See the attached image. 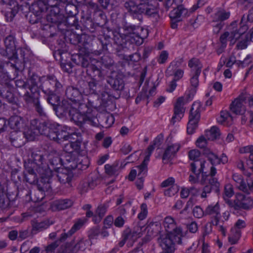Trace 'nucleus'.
Segmentation results:
<instances>
[{"mask_svg":"<svg viewBox=\"0 0 253 253\" xmlns=\"http://www.w3.org/2000/svg\"><path fill=\"white\" fill-rule=\"evenodd\" d=\"M19 119L20 121L17 123V127L22 129L24 136L29 141L34 140L40 134H46V131L49 132L47 134L49 138L58 143L65 140L70 141L72 135H74L68 131L67 127L62 128L58 126L53 129L49 128L36 119L31 121L29 126H25L23 120L20 117ZM63 149L65 152L63 161L67 169H85L88 167L89 160L86 156V147L85 143L79 140L70 141L64 144Z\"/></svg>","mask_w":253,"mask_h":253,"instance_id":"obj_1","label":"nucleus"},{"mask_svg":"<svg viewBox=\"0 0 253 253\" xmlns=\"http://www.w3.org/2000/svg\"><path fill=\"white\" fill-rule=\"evenodd\" d=\"M70 93L78 94L79 92L73 88H69L67 90L66 94L70 98V102L68 104L66 109L72 121L78 126L86 122L90 124L94 123L96 117L95 109L77 101L74 96L70 95Z\"/></svg>","mask_w":253,"mask_h":253,"instance_id":"obj_2","label":"nucleus"},{"mask_svg":"<svg viewBox=\"0 0 253 253\" xmlns=\"http://www.w3.org/2000/svg\"><path fill=\"white\" fill-rule=\"evenodd\" d=\"M242 21L243 19L239 25L237 21L232 22L228 27V31L221 35L220 41L224 46H226L227 41H229L231 44L238 42L237 47L239 49H243L247 47L249 41L246 33L248 27L243 24Z\"/></svg>","mask_w":253,"mask_h":253,"instance_id":"obj_3","label":"nucleus"},{"mask_svg":"<svg viewBox=\"0 0 253 253\" xmlns=\"http://www.w3.org/2000/svg\"><path fill=\"white\" fill-rule=\"evenodd\" d=\"M158 140V138H157L154 141V144L150 145L143 154L144 159L142 164L139 166L134 168L128 176V178L130 181H133L137 177L136 185L139 190L143 188L144 177L146 176L147 171V166L149 161L150 156L155 148L154 146L156 144Z\"/></svg>","mask_w":253,"mask_h":253,"instance_id":"obj_4","label":"nucleus"},{"mask_svg":"<svg viewBox=\"0 0 253 253\" xmlns=\"http://www.w3.org/2000/svg\"><path fill=\"white\" fill-rule=\"evenodd\" d=\"M202 105L200 102H195L192 106L187 124V131L188 134L194 133L197 128L198 123L200 118V112L203 111Z\"/></svg>","mask_w":253,"mask_h":253,"instance_id":"obj_5","label":"nucleus"},{"mask_svg":"<svg viewBox=\"0 0 253 253\" xmlns=\"http://www.w3.org/2000/svg\"><path fill=\"white\" fill-rule=\"evenodd\" d=\"M39 172L41 174V179L38 184L39 190L37 192V194L41 193V196L38 197L37 198V201H40L43 199L44 194L43 192H48L50 189V180L53 175L52 170L47 169L44 170L42 169H39Z\"/></svg>","mask_w":253,"mask_h":253,"instance_id":"obj_6","label":"nucleus"},{"mask_svg":"<svg viewBox=\"0 0 253 253\" xmlns=\"http://www.w3.org/2000/svg\"><path fill=\"white\" fill-rule=\"evenodd\" d=\"M4 43L6 47L5 51L0 49V53H6L8 58L10 60V61L7 62V66L16 70V44L14 37L10 36L6 37Z\"/></svg>","mask_w":253,"mask_h":253,"instance_id":"obj_7","label":"nucleus"},{"mask_svg":"<svg viewBox=\"0 0 253 253\" xmlns=\"http://www.w3.org/2000/svg\"><path fill=\"white\" fill-rule=\"evenodd\" d=\"M201 156V152L197 149H193L188 153V157L190 160L193 161L191 163L190 169L195 173H199L201 170H204L208 167L209 164L205 161H200L199 159Z\"/></svg>","mask_w":253,"mask_h":253,"instance_id":"obj_8","label":"nucleus"},{"mask_svg":"<svg viewBox=\"0 0 253 253\" xmlns=\"http://www.w3.org/2000/svg\"><path fill=\"white\" fill-rule=\"evenodd\" d=\"M229 206L235 209L250 210L253 207V199L249 195L237 193L233 202H229Z\"/></svg>","mask_w":253,"mask_h":253,"instance_id":"obj_9","label":"nucleus"},{"mask_svg":"<svg viewBox=\"0 0 253 253\" xmlns=\"http://www.w3.org/2000/svg\"><path fill=\"white\" fill-rule=\"evenodd\" d=\"M28 83V84H31L32 85L28 87V90L25 94L26 100L28 102H34L37 111L40 114L42 115L43 110L39 102V92L37 85L33 83L32 80H29Z\"/></svg>","mask_w":253,"mask_h":253,"instance_id":"obj_10","label":"nucleus"},{"mask_svg":"<svg viewBox=\"0 0 253 253\" xmlns=\"http://www.w3.org/2000/svg\"><path fill=\"white\" fill-rule=\"evenodd\" d=\"M232 177L237 189L248 193L253 191V179L252 178L248 177L244 180L241 175L237 173H234Z\"/></svg>","mask_w":253,"mask_h":253,"instance_id":"obj_11","label":"nucleus"},{"mask_svg":"<svg viewBox=\"0 0 253 253\" xmlns=\"http://www.w3.org/2000/svg\"><path fill=\"white\" fill-rule=\"evenodd\" d=\"M247 97V94L245 93L236 98L230 105L231 112L236 115L243 116L246 111L245 104Z\"/></svg>","mask_w":253,"mask_h":253,"instance_id":"obj_12","label":"nucleus"},{"mask_svg":"<svg viewBox=\"0 0 253 253\" xmlns=\"http://www.w3.org/2000/svg\"><path fill=\"white\" fill-rule=\"evenodd\" d=\"M211 169V175L207 176V180L209 181V185H206L203 189V191L201 194V197L205 198L207 197V193H210L211 190L216 192L219 191V183L216 178H213L212 176L216 173V169L212 166L209 167Z\"/></svg>","mask_w":253,"mask_h":253,"instance_id":"obj_13","label":"nucleus"},{"mask_svg":"<svg viewBox=\"0 0 253 253\" xmlns=\"http://www.w3.org/2000/svg\"><path fill=\"white\" fill-rule=\"evenodd\" d=\"M188 15V10L182 5L173 9L169 13V17L171 20V27L173 29L176 28L177 26V23Z\"/></svg>","mask_w":253,"mask_h":253,"instance_id":"obj_14","label":"nucleus"},{"mask_svg":"<svg viewBox=\"0 0 253 253\" xmlns=\"http://www.w3.org/2000/svg\"><path fill=\"white\" fill-rule=\"evenodd\" d=\"M181 63V59L174 60L170 63L167 70V75L173 76L175 81H178L183 77L184 72L179 68Z\"/></svg>","mask_w":253,"mask_h":253,"instance_id":"obj_15","label":"nucleus"},{"mask_svg":"<svg viewBox=\"0 0 253 253\" xmlns=\"http://www.w3.org/2000/svg\"><path fill=\"white\" fill-rule=\"evenodd\" d=\"M246 227L244 220L238 219L234 226L231 228L229 241L232 244H235L241 236V230Z\"/></svg>","mask_w":253,"mask_h":253,"instance_id":"obj_16","label":"nucleus"},{"mask_svg":"<svg viewBox=\"0 0 253 253\" xmlns=\"http://www.w3.org/2000/svg\"><path fill=\"white\" fill-rule=\"evenodd\" d=\"M185 100L183 97H180L177 99L174 105V115L171 119L172 123L179 121L183 117L184 108L183 105L185 103Z\"/></svg>","mask_w":253,"mask_h":253,"instance_id":"obj_17","label":"nucleus"},{"mask_svg":"<svg viewBox=\"0 0 253 253\" xmlns=\"http://www.w3.org/2000/svg\"><path fill=\"white\" fill-rule=\"evenodd\" d=\"M84 245L83 241H80L74 248L71 244H67L60 247L56 253H76L79 250H84Z\"/></svg>","mask_w":253,"mask_h":253,"instance_id":"obj_18","label":"nucleus"},{"mask_svg":"<svg viewBox=\"0 0 253 253\" xmlns=\"http://www.w3.org/2000/svg\"><path fill=\"white\" fill-rule=\"evenodd\" d=\"M145 230V228L144 227L135 226L132 230L127 234L125 237V240L127 242V244L131 245L137 238L142 236V233Z\"/></svg>","mask_w":253,"mask_h":253,"instance_id":"obj_19","label":"nucleus"},{"mask_svg":"<svg viewBox=\"0 0 253 253\" xmlns=\"http://www.w3.org/2000/svg\"><path fill=\"white\" fill-rule=\"evenodd\" d=\"M148 34L147 29L137 28L133 33L129 34V37L131 39V42H135L139 44L142 42L143 39L146 38Z\"/></svg>","mask_w":253,"mask_h":253,"instance_id":"obj_20","label":"nucleus"},{"mask_svg":"<svg viewBox=\"0 0 253 253\" xmlns=\"http://www.w3.org/2000/svg\"><path fill=\"white\" fill-rule=\"evenodd\" d=\"M73 204V201L68 199L55 200L51 204V209L53 211L64 210L70 208Z\"/></svg>","mask_w":253,"mask_h":253,"instance_id":"obj_21","label":"nucleus"},{"mask_svg":"<svg viewBox=\"0 0 253 253\" xmlns=\"http://www.w3.org/2000/svg\"><path fill=\"white\" fill-rule=\"evenodd\" d=\"M230 15V14L229 12H226L223 10H219L215 14L213 21L215 22H220V23L217 26H214L215 27L214 29V32L218 33L219 32L223 26L221 22L227 19L229 17Z\"/></svg>","mask_w":253,"mask_h":253,"instance_id":"obj_22","label":"nucleus"},{"mask_svg":"<svg viewBox=\"0 0 253 253\" xmlns=\"http://www.w3.org/2000/svg\"><path fill=\"white\" fill-rule=\"evenodd\" d=\"M53 222L49 220H46L41 222L37 220H33L32 222V233L36 234L37 233L47 228Z\"/></svg>","mask_w":253,"mask_h":253,"instance_id":"obj_23","label":"nucleus"},{"mask_svg":"<svg viewBox=\"0 0 253 253\" xmlns=\"http://www.w3.org/2000/svg\"><path fill=\"white\" fill-rule=\"evenodd\" d=\"M125 6L126 9L131 14H141L144 12V7L146 6L145 4L143 3L137 5L133 1H129L126 2Z\"/></svg>","mask_w":253,"mask_h":253,"instance_id":"obj_24","label":"nucleus"},{"mask_svg":"<svg viewBox=\"0 0 253 253\" xmlns=\"http://www.w3.org/2000/svg\"><path fill=\"white\" fill-rule=\"evenodd\" d=\"M163 225L167 233H170L171 235L176 234V233H174V230L180 229L181 231L180 228H175L174 220L171 216H167L165 218Z\"/></svg>","mask_w":253,"mask_h":253,"instance_id":"obj_25","label":"nucleus"},{"mask_svg":"<svg viewBox=\"0 0 253 253\" xmlns=\"http://www.w3.org/2000/svg\"><path fill=\"white\" fill-rule=\"evenodd\" d=\"M251 61V56L250 55H247L243 61L240 60L236 61L235 56L232 55L229 57L226 64L227 67H231L236 63L239 66L244 67L247 66Z\"/></svg>","mask_w":253,"mask_h":253,"instance_id":"obj_26","label":"nucleus"},{"mask_svg":"<svg viewBox=\"0 0 253 253\" xmlns=\"http://www.w3.org/2000/svg\"><path fill=\"white\" fill-rule=\"evenodd\" d=\"M205 214H209L212 217L218 219L220 216V209L218 203H216L214 205L209 206L205 211Z\"/></svg>","mask_w":253,"mask_h":253,"instance_id":"obj_27","label":"nucleus"},{"mask_svg":"<svg viewBox=\"0 0 253 253\" xmlns=\"http://www.w3.org/2000/svg\"><path fill=\"white\" fill-rule=\"evenodd\" d=\"M180 147L181 146L179 143H175L169 145L164 154V159L170 158L179 150Z\"/></svg>","mask_w":253,"mask_h":253,"instance_id":"obj_28","label":"nucleus"},{"mask_svg":"<svg viewBox=\"0 0 253 253\" xmlns=\"http://www.w3.org/2000/svg\"><path fill=\"white\" fill-rule=\"evenodd\" d=\"M205 135L209 140H213L218 138L220 135L219 128L216 126H212L205 131Z\"/></svg>","mask_w":253,"mask_h":253,"instance_id":"obj_29","label":"nucleus"},{"mask_svg":"<svg viewBox=\"0 0 253 253\" xmlns=\"http://www.w3.org/2000/svg\"><path fill=\"white\" fill-rule=\"evenodd\" d=\"M232 120L233 118L232 116L226 111H221L220 116L217 119L218 123L226 126L230 125Z\"/></svg>","mask_w":253,"mask_h":253,"instance_id":"obj_30","label":"nucleus"},{"mask_svg":"<svg viewBox=\"0 0 253 253\" xmlns=\"http://www.w3.org/2000/svg\"><path fill=\"white\" fill-rule=\"evenodd\" d=\"M8 124L9 127L13 130L11 131L9 134V140L11 143L14 145V142L15 141V134L16 131L15 128L16 127V117L15 116H12L8 120Z\"/></svg>","mask_w":253,"mask_h":253,"instance_id":"obj_31","label":"nucleus"},{"mask_svg":"<svg viewBox=\"0 0 253 253\" xmlns=\"http://www.w3.org/2000/svg\"><path fill=\"white\" fill-rule=\"evenodd\" d=\"M188 66L191 69V73H197L199 71V74L201 73L202 65L198 59L192 58L189 60L188 63Z\"/></svg>","mask_w":253,"mask_h":253,"instance_id":"obj_32","label":"nucleus"},{"mask_svg":"<svg viewBox=\"0 0 253 253\" xmlns=\"http://www.w3.org/2000/svg\"><path fill=\"white\" fill-rule=\"evenodd\" d=\"M234 190L232 185L230 184H226L224 187L223 198L225 202L229 205L230 202H233L229 199L234 195Z\"/></svg>","mask_w":253,"mask_h":253,"instance_id":"obj_33","label":"nucleus"},{"mask_svg":"<svg viewBox=\"0 0 253 253\" xmlns=\"http://www.w3.org/2000/svg\"><path fill=\"white\" fill-rule=\"evenodd\" d=\"M204 154L207 156L211 165H216L220 164V160L217 156L211 151L210 149H207L204 151Z\"/></svg>","mask_w":253,"mask_h":253,"instance_id":"obj_34","label":"nucleus"},{"mask_svg":"<svg viewBox=\"0 0 253 253\" xmlns=\"http://www.w3.org/2000/svg\"><path fill=\"white\" fill-rule=\"evenodd\" d=\"M207 233H204L203 236L198 241V245L202 244V253H210V250L208 244L206 242V237Z\"/></svg>","mask_w":253,"mask_h":253,"instance_id":"obj_35","label":"nucleus"},{"mask_svg":"<svg viewBox=\"0 0 253 253\" xmlns=\"http://www.w3.org/2000/svg\"><path fill=\"white\" fill-rule=\"evenodd\" d=\"M105 169L107 173L112 175L118 173L120 169V167L118 164H114L112 165L107 164L105 166Z\"/></svg>","mask_w":253,"mask_h":253,"instance_id":"obj_36","label":"nucleus"},{"mask_svg":"<svg viewBox=\"0 0 253 253\" xmlns=\"http://www.w3.org/2000/svg\"><path fill=\"white\" fill-rule=\"evenodd\" d=\"M197 91V88L190 87L185 92V97H183L185 102L191 100L193 99Z\"/></svg>","mask_w":253,"mask_h":253,"instance_id":"obj_37","label":"nucleus"},{"mask_svg":"<svg viewBox=\"0 0 253 253\" xmlns=\"http://www.w3.org/2000/svg\"><path fill=\"white\" fill-rule=\"evenodd\" d=\"M199 71L197 73H191V78L190 79L191 87L197 88L199 85Z\"/></svg>","mask_w":253,"mask_h":253,"instance_id":"obj_38","label":"nucleus"},{"mask_svg":"<svg viewBox=\"0 0 253 253\" xmlns=\"http://www.w3.org/2000/svg\"><path fill=\"white\" fill-rule=\"evenodd\" d=\"M178 190V187L177 185H173L165 191V195L169 197L173 196L177 193Z\"/></svg>","mask_w":253,"mask_h":253,"instance_id":"obj_39","label":"nucleus"},{"mask_svg":"<svg viewBox=\"0 0 253 253\" xmlns=\"http://www.w3.org/2000/svg\"><path fill=\"white\" fill-rule=\"evenodd\" d=\"M106 212V208L104 206H99L96 210V214L98 215V218L95 219V217H93V220L95 223L100 221L102 216L104 215Z\"/></svg>","mask_w":253,"mask_h":253,"instance_id":"obj_40","label":"nucleus"},{"mask_svg":"<svg viewBox=\"0 0 253 253\" xmlns=\"http://www.w3.org/2000/svg\"><path fill=\"white\" fill-rule=\"evenodd\" d=\"M147 206L145 204H142L140 207V212L138 214V218L140 220H143L147 215Z\"/></svg>","mask_w":253,"mask_h":253,"instance_id":"obj_41","label":"nucleus"},{"mask_svg":"<svg viewBox=\"0 0 253 253\" xmlns=\"http://www.w3.org/2000/svg\"><path fill=\"white\" fill-rule=\"evenodd\" d=\"M207 144V140L203 135L200 136L196 140L195 145L199 148H205Z\"/></svg>","mask_w":253,"mask_h":253,"instance_id":"obj_42","label":"nucleus"},{"mask_svg":"<svg viewBox=\"0 0 253 253\" xmlns=\"http://www.w3.org/2000/svg\"><path fill=\"white\" fill-rule=\"evenodd\" d=\"M84 220L80 219L76 223H75L72 229L69 231V235H72L77 230H79L84 224Z\"/></svg>","mask_w":253,"mask_h":253,"instance_id":"obj_43","label":"nucleus"},{"mask_svg":"<svg viewBox=\"0 0 253 253\" xmlns=\"http://www.w3.org/2000/svg\"><path fill=\"white\" fill-rule=\"evenodd\" d=\"M84 220L80 219L76 223H75L72 229L69 231V235H72L77 230H79L84 224Z\"/></svg>","mask_w":253,"mask_h":253,"instance_id":"obj_44","label":"nucleus"},{"mask_svg":"<svg viewBox=\"0 0 253 253\" xmlns=\"http://www.w3.org/2000/svg\"><path fill=\"white\" fill-rule=\"evenodd\" d=\"M193 215L195 217L201 218L205 214L203 209L199 206H196L193 210Z\"/></svg>","mask_w":253,"mask_h":253,"instance_id":"obj_45","label":"nucleus"},{"mask_svg":"<svg viewBox=\"0 0 253 253\" xmlns=\"http://www.w3.org/2000/svg\"><path fill=\"white\" fill-rule=\"evenodd\" d=\"M239 151L241 154L250 153V154H252L253 153V146L248 145L241 147Z\"/></svg>","mask_w":253,"mask_h":253,"instance_id":"obj_46","label":"nucleus"},{"mask_svg":"<svg viewBox=\"0 0 253 253\" xmlns=\"http://www.w3.org/2000/svg\"><path fill=\"white\" fill-rule=\"evenodd\" d=\"M175 180L172 177H169L166 180H164L161 184V186L163 187H171L173 185H174Z\"/></svg>","mask_w":253,"mask_h":253,"instance_id":"obj_47","label":"nucleus"},{"mask_svg":"<svg viewBox=\"0 0 253 253\" xmlns=\"http://www.w3.org/2000/svg\"><path fill=\"white\" fill-rule=\"evenodd\" d=\"M125 222V219L122 216H120L115 220L114 224L116 227H121L124 225Z\"/></svg>","mask_w":253,"mask_h":253,"instance_id":"obj_48","label":"nucleus"},{"mask_svg":"<svg viewBox=\"0 0 253 253\" xmlns=\"http://www.w3.org/2000/svg\"><path fill=\"white\" fill-rule=\"evenodd\" d=\"M168 58V53L166 51H162L159 58L158 59V62L160 63H164L166 61Z\"/></svg>","mask_w":253,"mask_h":253,"instance_id":"obj_49","label":"nucleus"},{"mask_svg":"<svg viewBox=\"0 0 253 253\" xmlns=\"http://www.w3.org/2000/svg\"><path fill=\"white\" fill-rule=\"evenodd\" d=\"M55 154L56 156L55 157L54 160L52 159V154H51L49 155L48 159L50 161V163L53 165H57L58 163H60V162H61V161L62 160L61 159H60V158H59L56 153H55Z\"/></svg>","mask_w":253,"mask_h":253,"instance_id":"obj_50","label":"nucleus"},{"mask_svg":"<svg viewBox=\"0 0 253 253\" xmlns=\"http://www.w3.org/2000/svg\"><path fill=\"white\" fill-rule=\"evenodd\" d=\"M7 128L6 120L4 118H0V133L4 131Z\"/></svg>","mask_w":253,"mask_h":253,"instance_id":"obj_51","label":"nucleus"},{"mask_svg":"<svg viewBox=\"0 0 253 253\" xmlns=\"http://www.w3.org/2000/svg\"><path fill=\"white\" fill-rule=\"evenodd\" d=\"M204 171V170H201L199 173H195L193 172V174L194 175L190 174L189 176V181L192 183H196L198 181V179L199 178V175L201 172Z\"/></svg>","mask_w":253,"mask_h":253,"instance_id":"obj_52","label":"nucleus"},{"mask_svg":"<svg viewBox=\"0 0 253 253\" xmlns=\"http://www.w3.org/2000/svg\"><path fill=\"white\" fill-rule=\"evenodd\" d=\"M113 217L112 216H107L104 220V223L106 228L109 227L113 223Z\"/></svg>","mask_w":253,"mask_h":253,"instance_id":"obj_53","label":"nucleus"},{"mask_svg":"<svg viewBox=\"0 0 253 253\" xmlns=\"http://www.w3.org/2000/svg\"><path fill=\"white\" fill-rule=\"evenodd\" d=\"M57 247V245L56 243H53L49 245L46 248V253H52Z\"/></svg>","mask_w":253,"mask_h":253,"instance_id":"obj_54","label":"nucleus"},{"mask_svg":"<svg viewBox=\"0 0 253 253\" xmlns=\"http://www.w3.org/2000/svg\"><path fill=\"white\" fill-rule=\"evenodd\" d=\"M145 5H146V6L144 7V12H142V13H145L146 14L150 16L155 13L156 10L155 9L149 8L147 4H145Z\"/></svg>","mask_w":253,"mask_h":253,"instance_id":"obj_55","label":"nucleus"},{"mask_svg":"<svg viewBox=\"0 0 253 253\" xmlns=\"http://www.w3.org/2000/svg\"><path fill=\"white\" fill-rule=\"evenodd\" d=\"M5 97L7 100L10 103H15V96L13 93L10 91H7Z\"/></svg>","mask_w":253,"mask_h":253,"instance_id":"obj_56","label":"nucleus"},{"mask_svg":"<svg viewBox=\"0 0 253 253\" xmlns=\"http://www.w3.org/2000/svg\"><path fill=\"white\" fill-rule=\"evenodd\" d=\"M114 122V118L112 115H109L106 120V127L111 126Z\"/></svg>","mask_w":253,"mask_h":253,"instance_id":"obj_57","label":"nucleus"},{"mask_svg":"<svg viewBox=\"0 0 253 253\" xmlns=\"http://www.w3.org/2000/svg\"><path fill=\"white\" fill-rule=\"evenodd\" d=\"M176 81H175L174 80H173L169 85V87L167 88V91L171 92H172L176 88L177 84L176 83Z\"/></svg>","mask_w":253,"mask_h":253,"instance_id":"obj_58","label":"nucleus"},{"mask_svg":"<svg viewBox=\"0 0 253 253\" xmlns=\"http://www.w3.org/2000/svg\"><path fill=\"white\" fill-rule=\"evenodd\" d=\"M188 229L191 233H195L198 230V225L195 222H192L188 226Z\"/></svg>","mask_w":253,"mask_h":253,"instance_id":"obj_59","label":"nucleus"},{"mask_svg":"<svg viewBox=\"0 0 253 253\" xmlns=\"http://www.w3.org/2000/svg\"><path fill=\"white\" fill-rule=\"evenodd\" d=\"M189 194V190L186 188H182L180 192V196L182 198H186Z\"/></svg>","mask_w":253,"mask_h":253,"instance_id":"obj_60","label":"nucleus"},{"mask_svg":"<svg viewBox=\"0 0 253 253\" xmlns=\"http://www.w3.org/2000/svg\"><path fill=\"white\" fill-rule=\"evenodd\" d=\"M48 101L52 105H54L56 103L58 102L59 98L56 95H51L48 97Z\"/></svg>","mask_w":253,"mask_h":253,"instance_id":"obj_61","label":"nucleus"},{"mask_svg":"<svg viewBox=\"0 0 253 253\" xmlns=\"http://www.w3.org/2000/svg\"><path fill=\"white\" fill-rule=\"evenodd\" d=\"M165 101V97L164 96H160L158 98L154 101V106L159 107L161 104H162Z\"/></svg>","mask_w":253,"mask_h":253,"instance_id":"obj_62","label":"nucleus"},{"mask_svg":"<svg viewBox=\"0 0 253 253\" xmlns=\"http://www.w3.org/2000/svg\"><path fill=\"white\" fill-rule=\"evenodd\" d=\"M57 176L61 182H65L68 181V176L65 174L58 173Z\"/></svg>","mask_w":253,"mask_h":253,"instance_id":"obj_63","label":"nucleus"},{"mask_svg":"<svg viewBox=\"0 0 253 253\" xmlns=\"http://www.w3.org/2000/svg\"><path fill=\"white\" fill-rule=\"evenodd\" d=\"M249 167L253 170V153L250 155L249 159L247 162Z\"/></svg>","mask_w":253,"mask_h":253,"instance_id":"obj_64","label":"nucleus"}]
</instances>
